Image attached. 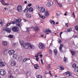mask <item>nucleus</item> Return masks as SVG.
<instances>
[{
	"label": "nucleus",
	"instance_id": "obj_39",
	"mask_svg": "<svg viewBox=\"0 0 78 78\" xmlns=\"http://www.w3.org/2000/svg\"><path fill=\"white\" fill-rule=\"evenodd\" d=\"M64 61L65 62H67L68 61L67 60V58H64Z\"/></svg>",
	"mask_w": 78,
	"mask_h": 78
},
{
	"label": "nucleus",
	"instance_id": "obj_9",
	"mask_svg": "<svg viewBox=\"0 0 78 78\" xmlns=\"http://www.w3.org/2000/svg\"><path fill=\"white\" fill-rule=\"evenodd\" d=\"M15 54V51L13 50H10L9 51V54L10 55H12Z\"/></svg>",
	"mask_w": 78,
	"mask_h": 78
},
{
	"label": "nucleus",
	"instance_id": "obj_15",
	"mask_svg": "<svg viewBox=\"0 0 78 78\" xmlns=\"http://www.w3.org/2000/svg\"><path fill=\"white\" fill-rule=\"evenodd\" d=\"M30 48H29V49H34V48H35V46H34V45H32L31 44H30Z\"/></svg>",
	"mask_w": 78,
	"mask_h": 78
},
{
	"label": "nucleus",
	"instance_id": "obj_19",
	"mask_svg": "<svg viewBox=\"0 0 78 78\" xmlns=\"http://www.w3.org/2000/svg\"><path fill=\"white\" fill-rule=\"evenodd\" d=\"M69 51H70L71 53H72V55H75V54H76L75 51H73L69 50Z\"/></svg>",
	"mask_w": 78,
	"mask_h": 78
},
{
	"label": "nucleus",
	"instance_id": "obj_38",
	"mask_svg": "<svg viewBox=\"0 0 78 78\" xmlns=\"http://www.w3.org/2000/svg\"><path fill=\"white\" fill-rule=\"evenodd\" d=\"M75 71H76V72H78V66L75 68Z\"/></svg>",
	"mask_w": 78,
	"mask_h": 78
},
{
	"label": "nucleus",
	"instance_id": "obj_59",
	"mask_svg": "<svg viewBox=\"0 0 78 78\" xmlns=\"http://www.w3.org/2000/svg\"><path fill=\"white\" fill-rule=\"evenodd\" d=\"M65 25L67 26V27H69V26H68V23H67Z\"/></svg>",
	"mask_w": 78,
	"mask_h": 78
},
{
	"label": "nucleus",
	"instance_id": "obj_27",
	"mask_svg": "<svg viewBox=\"0 0 78 78\" xmlns=\"http://www.w3.org/2000/svg\"><path fill=\"white\" fill-rule=\"evenodd\" d=\"M29 11L30 12H33V8L30 7L29 8Z\"/></svg>",
	"mask_w": 78,
	"mask_h": 78
},
{
	"label": "nucleus",
	"instance_id": "obj_1",
	"mask_svg": "<svg viewBox=\"0 0 78 78\" xmlns=\"http://www.w3.org/2000/svg\"><path fill=\"white\" fill-rule=\"evenodd\" d=\"M30 44L28 43H24L23 44L24 48L25 49H29L30 48Z\"/></svg>",
	"mask_w": 78,
	"mask_h": 78
},
{
	"label": "nucleus",
	"instance_id": "obj_26",
	"mask_svg": "<svg viewBox=\"0 0 78 78\" xmlns=\"http://www.w3.org/2000/svg\"><path fill=\"white\" fill-rule=\"evenodd\" d=\"M26 75H27V76H30V75H31V72L30 71H28L26 73Z\"/></svg>",
	"mask_w": 78,
	"mask_h": 78
},
{
	"label": "nucleus",
	"instance_id": "obj_43",
	"mask_svg": "<svg viewBox=\"0 0 78 78\" xmlns=\"http://www.w3.org/2000/svg\"><path fill=\"white\" fill-rule=\"evenodd\" d=\"M0 24L1 25H3V22H2V20H0Z\"/></svg>",
	"mask_w": 78,
	"mask_h": 78
},
{
	"label": "nucleus",
	"instance_id": "obj_50",
	"mask_svg": "<svg viewBox=\"0 0 78 78\" xmlns=\"http://www.w3.org/2000/svg\"><path fill=\"white\" fill-rule=\"evenodd\" d=\"M58 5L60 7H62V5H61V4L59 3L58 4Z\"/></svg>",
	"mask_w": 78,
	"mask_h": 78
},
{
	"label": "nucleus",
	"instance_id": "obj_33",
	"mask_svg": "<svg viewBox=\"0 0 78 78\" xmlns=\"http://www.w3.org/2000/svg\"><path fill=\"white\" fill-rule=\"evenodd\" d=\"M37 78H42V77L41 75H38L37 76Z\"/></svg>",
	"mask_w": 78,
	"mask_h": 78
},
{
	"label": "nucleus",
	"instance_id": "obj_18",
	"mask_svg": "<svg viewBox=\"0 0 78 78\" xmlns=\"http://www.w3.org/2000/svg\"><path fill=\"white\" fill-rule=\"evenodd\" d=\"M8 44V43L6 41H4L2 42V45L3 46H6Z\"/></svg>",
	"mask_w": 78,
	"mask_h": 78
},
{
	"label": "nucleus",
	"instance_id": "obj_8",
	"mask_svg": "<svg viewBox=\"0 0 78 78\" xmlns=\"http://www.w3.org/2000/svg\"><path fill=\"white\" fill-rule=\"evenodd\" d=\"M39 11L41 12H44L45 11V10L44 7H40L39 9Z\"/></svg>",
	"mask_w": 78,
	"mask_h": 78
},
{
	"label": "nucleus",
	"instance_id": "obj_49",
	"mask_svg": "<svg viewBox=\"0 0 78 78\" xmlns=\"http://www.w3.org/2000/svg\"><path fill=\"white\" fill-rule=\"evenodd\" d=\"M1 3H5V1L4 0H1Z\"/></svg>",
	"mask_w": 78,
	"mask_h": 78
},
{
	"label": "nucleus",
	"instance_id": "obj_62",
	"mask_svg": "<svg viewBox=\"0 0 78 78\" xmlns=\"http://www.w3.org/2000/svg\"><path fill=\"white\" fill-rule=\"evenodd\" d=\"M56 15L57 16H59V14L57 13L56 14Z\"/></svg>",
	"mask_w": 78,
	"mask_h": 78
},
{
	"label": "nucleus",
	"instance_id": "obj_48",
	"mask_svg": "<svg viewBox=\"0 0 78 78\" xmlns=\"http://www.w3.org/2000/svg\"><path fill=\"white\" fill-rule=\"evenodd\" d=\"M45 18V16H42V17H41V19H44Z\"/></svg>",
	"mask_w": 78,
	"mask_h": 78
},
{
	"label": "nucleus",
	"instance_id": "obj_57",
	"mask_svg": "<svg viewBox=\"0 0 78 78\" xmlns=\"http://www.w3.org/2000/svg\"><path fill=\"white\" fill-rule=\"evenodd\" d=\"M38 56H39V55L38 54H37L35 56V58H38Z\"/></svg>",
	"mask_w": 78,
	"mask_h": 78
},
{
	"label": "nucleus",
	"instance_id": "obj_28",
	"mask_svg": "<svg viewBox=\"0 0 78 78\" xmlns=\"http://www.w3.org/2000/svg\"><path fill=\"white\" fill-rule=\"evenodd\" d=\"M24 41L22 40H21L20 41V43L21 45H23V44L24 43Z\"/></svg>",
	"mask_w": 78,
	"mask_h": 78
},
{
	"label": "nucleus",
	"instance_id": "obj_25",
	"mask_svg": "<svg viewBox=\"0 0 78 78\" xmlns=\"http://www.w3.org/2000/svg\"><path fill=\"white\" fill-rule=\"evenodd\" d=\"M65 75H66L67 77H69V71H67L64 73Z\"/></svg>",
	"mask_w": 78,
	"mask_h": 78
},
{
	"label": "nucleus",
	"instance_id": "obj_54",
	"mask_svg": "<svg viewBox=\"0 0 78 78\" xmlns=\"http://www.w3.org/2000/svg\"><path fill=\"white\" fill-rule=\"evenodd\" d=\"M49 73L50 74L51 76H52V74H51V71H49Z\"/></svg>",
	"mask_w": 78,
	"mask_h": 78
},
{
	"label": "nucleus",
	"instance_id": "obj_10",
	"mask_svg": "<svg viewBox=\"0 0 78 78\" xmlns=\"http://www.w3.org/2000/svg\"><path fill=\"white\" fill-rule=\"evenodd\" d=\"M6 65V63L3 62H0V66L3 67Z\"/></svg>",
	"mask_w": 78,
	"mask_h": 78
},
{
	"label": "nucleus",
	"instance_id": "obj_36",
	"mask_svg": "<svg viewBox=\"0 0 78 78\" xmlns=\"http://www.w3.org/2000/svg\"><path fill=\"white\" fill-rule=\"evenodd\" d=\"M75 29L77 31H78V26H75Z\"/></svg>",
	"mask_w": 78,
	"mask_h": 78
},
{
	"label": "nucleus",
	"instance_id": "obj_3",
	"mask_svg": "<svg viewBox=\"0 0 78 78\" xmlns=\"http://www.w3.org/2000/svg\"><path fill=\"white\" fill-rule=\"evenodd\" d=\"M38 45L40 49H41L42 50L44 49L45 47L44 46V45L43 43H40L38 44Z\"/></svg>",
	"mask_w": 78,
	"mask_h": 78
},
{
	"label": "nucleus",
	"instance_id": "obj_11",
	"mask_svg": "<svg viewBox=\"0 0 78 78\" xmlns=\"http://www.w3.org/2000/svg\"><path fill=\"white\" fill-rule=\"evenodd\" d=\"M52 5H53V2L51 1L48 2L46 4L47 6L48 7L51 6Z\"/></svg>",
	"mask_w": 78,
	"mask_h": 78
},
{
	"label": "nucleus",
	"instance_id": "obj_47",
	"mask_svg": "<svg viewBox=\"0 0 78 78\" xmlns=\"http://www.w3.org/2000/svg\"><path fill=\"white\" fill-rule=\"evenodd\" d=\"M11 25V24H10V23H8L6 25V26H7V27H8V26H9V25Z\"/></svg>",
	"mask_w": 78,
	"mask_h": 78
},
{
	"label": "nucleus",
	"instance_id": "obj_20",
	"mask_svg": "<svg viewBox=\"0 0 78 78\" xmlns=\"http://www.w3.org/2000/svg\"><path fill=\"white\" fill-rule=\"evenodd\" d=\"M8 53V51L7 49L5 50L4 52V55H7Z\"/></svg>",
	"mask_w": 78,
	"mask_h": 78
},
{
	"label": "nucleus",
	"instance_id": "obj_46",
	"mask_svg": "<svg viewBox=\"0 0 78 78\" xmlns=\"http://www.w3.org/2000/svg\"><path fill=\"white\" fill-rule=\"evenodd\" d=\"M66 33L68 34V32H69V29H67V30H66Z\"/></svg>",
	"mask_w": 78,
	"mask_h": 78
},
{
	"label": "nucleus",
	"instance_id": "obj_34",
	"mask_svg": "<svg viewBox=\"0 0 78 78\" xmlns=\"http://www.w3.org/2000/svg\"><path fill=\"white\" fill-rule=\"evenodd\" d=\"M76 64L74 63L73 65V68L75 69V68H76Z\"/></svg>",
	"mask_w": 78,
	"mask_h": 78
},
{
	"label": "nucleus",
	"instance_id": "obj_37",
	"mask_svg": "<svg viewBox=\"0 0 78 78\" xmlns=\"http://www.w3.org/2000/svg\"><path fill=\"white\" fill-rule=\"evenodd\" d=\"M54 53H55V55H56V54L57 53L58 51H57V50L56 49H55L54 50Z\"/></svg>",
	"mask_w": 78,
	"mask_h": 78
},
{
	"label": "nucleus",
	"instance_id": "obj_24",
	"mask_svg": "<svg viewBox=\"0 0 78 78\" xmlns=\"http://www.w3.org/2000/svg\"><path fill=\"white\" fill-rule=\"evenodd\" d=\"M34 67H35V69H38L39 68V66L37 64H35L34 65Z\"/></svg>",
	"mask_w": 78,
	"mask_h": 78
},
{
	"label": "nucleus",
	"instance_id": "obj_31",
	"mask_svg": "<svg viewBox=\"0 0 78 78\" xmlns=\"http://www.w3.org/2000/svg\"><path fill=\"white\" fill-rule=\"evenodd\" d=\"M60 68L61 70H63L64 69V68L63 67V66H60Z\"/></svg>",
	"mask_w": 78,
	"mask_h": 78
},
{
	"label": "nucleus",
	"instance_id": "obj_6",
	"mask_svg": "<svg viewBox=\"0 0 78 78\" xmlns=\"http://www.w3.org/2000/svg\"><path fill=\"white\" fill-rule=\"evenodd\" d=\"M17 9L19 12H22V6L19 5L17 7Z\"/></svg>",
	"mask_w": 78,
	"mask_h": 78
},
{
	"label": "nucleus",
	"instance_id": "obj_52",
	"mask_svg": "<svg viewBox=\"0 0 78 78\" xmlns=\"http://www.w3.org/2000/svg\"><path fill=\"white\" fill-rule=\"evenodd\" d=\"M41 64H44V62H43V60H42V59H41Z\"/></svg>",
	"mask_w": 78,
	"mask_h": 78
},
{
	"label": "nucleus",
	"instance_id": "obj_35",
	"mask_svg": "<svg viewBox=\"0 0 78 78\" xmlns=\"http://www.w3.org/2000/svg\"><path fill=\"white\" fill-rule=\"evenodd\" d=\"M10 23V24H16V23H15V22L14 20V21H11Z\"/></svg>",
	"mask_w": 78,
	"mask_h": 78
},
{
	"label": "nucleus",
	"instance_id": "obj_64",
	"mask_svg": "<svg viewBox=\"0 0 78 78\" xmlns=\"http://www.w3.org/2000/svg\"><path fill=\"white\" fill-rule=\"evenodd\" d=\"M41 37H44V35H41Z\"/></svg>",
	"mask_w": 78,
	"mask_h": 78
},
{
	"label": "nucleus",
	"instance_id": "obj_60",
	"mask_svg": "<svg viewBox=\"0 0 78 78\" xmlns=\"http://www.w3.org/2000/svg\"><path fill=\"white\" fill-rule=\"evenodd\" d=\"M61 34H61V33H59V36H60V37H61Z\"/></svg>",
	"mask_w": 78,
	"mask_h": 78
},
{
	"label": "nucleus",
	"instance_id": "obj_56",
	"mask_svg": "<svg viewBox=\"0 0 78 78\" xmlns=\"http://www.w3.org/2000/svg\"><path fill=\"white\" fill-rule=\"evenodd\" d=\"M25 61H27V58H25L23 60V62H25Z\"/></svg>",
	"mask_w": 78,
	"mask_h": 78
},
{
	"label": "nucleus",
	"instance_id": "obj_12",
	"mask_svg": "<svg viewBox=\"0 0 78 78\" xmlns=\"http://www.w3.org/2000/svg\"><path fill=\"white\" fill-rule=\"evenodd\" d=\"M11 66L13 67L15 66L16 65V62L15 61H12L11 62Z\"/></svg>",
	"mask_w": 78,
	"mask_h": 78
},
{
	"label": "nucleus",
	"instance_id": "obj_23",
	"mask_svg": "<svg viewBox=\"0 0 78 78\" xmlns=\"http://www.w3.org/2000/svg\"><path fill=\"white\" fill-rule=\"evenodd\" d=\"M17 54H15L13 55V58L14 59H16V58H17Z\"/></svg>",
	"mask_w": 78,
	"mask_h": 78
},
{
	"label": "nucleus",
	"instance_id": "obj_55",
	"mask_svg": "<svg viewBox=\"0 0 78 78\" xmlns=\"http://www.w3.org/2000/svg\"><path fill=\"white\" fill-rule=\"evenodd\" d=\"M32 5L31 4H28V6H31Z\"/></svg>",
	"mask_w": 78,
	"mask_h": 78
},
{
	"label": "nucleus",
	"instance_id": "obj_17",
	"mask_svg": "<svg viewBox=\"0 0 78 78\" xmlns=\"http://www.w3.org/2000/svg\"><path fill=\"white\" fill-rule=\"evenodd\" d=\"M26 16L27 17V18H29V19H30L31 17V14L30 13H27L26 15Z\"/></svg>",
	"mask_w": 78,
	"mask_h": 78
},
{
	"label": "nucleus",
	"instance_id": "obj_13",
	"mask_svg": "<svg viewBox=\"0 0 78 78\" xmlns=\"http://www.w3.org/2000/svg\"><path fill=\"white\" fill-rule=\"evenodd\" d=\"M62 47H63V44H61L60 45L59 48V49L61 51V53H63V52H64V51H62Z\"/></svg>",
	"mask_w": 78,
	"mask_h": 78
},
{
	"label": "nucleus",
	"instance_id": "obj_21",
	"mask_svg": "<svg viewBox=\"0 0 78 78\" xmlns=\"http://www.w3.org/2000/svg\"><path fill=\"white\" fill-rule=\"evenodd\" d=\"M44 14L46 16H49V13H48V11H46L45 12H44Z\"/></svg>",
	"mask_w": 78,
	"mask_h": 78
},
{
	"label": "nucleus",
	"instance_id": "obj_4",
	"mask_svg": "<svg viewBox=\"0 0 78 78\" xmlns=\"http://www.w3.org/2000/svg\"><path fill=\"white\" fill-rule=\"evenodd\" d=\"M6 74V72L3 69H0V75H5Z\"/></svg>",
	"mask_w": 78,
	"mask_h": 78
},
{
	"label": "nucleus",
	"instance_id": "obj_32",
	"mask_svg": "<svg viewBox=\"0 0 78 78\" xmlns=\"http://www.w3.org/2000/svg\"><path fill=\"white\" fill-rule=\"evenodd\" d=\"M72 73H71V72H69V77H70V76H72Z\"/></svg>",
	"mask_w": 78,
	"mask_h": 78
},
{
	"label": "nucleus",
	"instance_id": "obj_14",
	"mask_svg": "<svg viewBox=\"0 0 78 78\" xmlns=\"http://www.w3.org/2000/svg\"><path fill=\"white\" fill-rule=\"evenodd\" d=\"M5 31L7 32V33H11V29L9 28H7L5 29Z\"/></svg>",
	"mask_w": 78,
	"mask_h": 78
},
{
	"label": "nucleus",
	"instance_id": "obj_51",
	"mask_svg": "<svg viewBox=\"0 0 78 78\" xmlns=\"http://www.w3.org/2000/svg\"><path fill=\"white\" fill-rule=\"evenodd\" d=\"M49 51L51 54V53H52V51H51V49H50Z\"/></svg>",
	"mask_w": 78,
	"mask_h": 78
},
{
	"label": "nucleus",
	"instance_id": "obj_30",
	"mask_svg": "<svg viewBox=\"0 0 78 78\" xmlns=\"http://www.w3.org/2000/svg\"><path fill=\"white\" fill-rule=\"evenodd\" d=\"M8 37L9 38H13L14 36L12 35H9L8 36Z\"/></svg>",
	"mask_w": 78,
	"mask_h": 78
},
{
	"label": "nucleus",
	"instance_id": "obj_53",
	"mask_svg": "<svg viewBox=\"0 0 78 78\" xmlns=\"http://www.w3.org/2000/svg\"><path fill=\"white\" fill-rule=\"evenodd\" d=\"M38 59H39V57H36V60L37 61H39Z\"/></svg>",
	"mask_w": 78,
	"mask_h": 78
},
{
	"label": "nucleus",
	"instance_id": "obj_2",
	"mask_svg": "<svg viewBox=\"0 0 78 78\" xmlns=\"http://www.w3.org/2000/svg\"><path fill=\"white\" fill-rule=\"evenodd\" d=\"M15 23H16V26L18 28H20V19H18L17 20H14Z\"/></svg>",
	"mask_w": 78,
	"mask_h": 78
},
{
	"label": "nucleus",
	"instance_id": "obj_22",
	"mask_svg": "<svg viewBox=\"0 0 78 78\" xmlns=\"http://www.w3.org/2000/svg\"><path fill=\"white\" fill-rule=\"evenodd\" d=\"M29 10V9H28V8L26 7V8L24 10V12H27Z\"/></svg>",
	"mask_w": 78,
	"mask_h": 78
},
{
	"label": "nucleus",
	"instance_id": "obj_5",
	"mask_svg": "<svg viewBox=\"0 0 78 78\" xmlns=\"http://www.w3.org/2000/svg\"><path fill=\"white\" fill-rule=\"evenodd\" d=\"M18 28L19 27H13L12 28V31H14V32H17V31H19V28Z\"/></svg>",
	"mask_w": 78,
	"mask_h": 78
},
{
	"label": "nucleus",
	"instance_id": "obj_45",
	"mask_svg": "<svg viewBox=\"0 0 78 78\" xmlns=\"http://www.w3.org/2000/svg\"><path fill=\"white\" fill-rule=\"evenodd\" d=\"M72 28H69V32H70V31H72Z\"/></svg>",
	"mask_w": 78,
	"mask_h": 78
},
{
	"label": "nucleus",
	"instance_id": "obj_29",
	"mask_svg": "<svg viewBox=\"0 0 78 78\" xmlns=\"http://www.w3.org/2000/svg\"><path fill=\"white\" fill-rule=\"evenodd\" d=\"M18 59L19 61H22V56H20L18 57Z\"/></svg>",
	"mask_w": 78,
	"mask_h": 78
},
{
	"label": "nucleus",
	"instance_id": "obj_44",
	"mask_svg": "<svg viewBox=\"0 0 78 78\" xmlns=\"http://www.w3.org/2000/svg\"><path fill=\"white\" fill-rule=\"evenodd\" d=\"M38 15L40 17H41V18H42V16H43L41 15H40V14H39V13L38 14Z\"/></svg>",
	"mask_w": 78,
	"mask_h": 78
},
{
	"label": "nucleus",
	"instance_id": "obj_7",
	"mask_svg": "<svg viewBox=\"0 0 78 78\" xmlns=\"http://www.w3.org/2000/svg\"><path fill=\"white\" fill-rule=\"evenodd\" d=\"M44 32L47 34H49L48 33H51V30H50L49 29H46L45 31H44Z\"/></svg>",
	"mask_w": 78,
	"mask_h": 78
},
{
	"label": "nucleus",
	"instance_id": "obj_42",
	"mask_svg": "<svg viewBox=\"0 0 78 78\" xmlns=\"http://www.w3.org/2000/svg\"><path fill=\"white\" fill-rule=\"evenodd\" d=\"M29 29L30 28H28L27 29L26 31H27V33H28V32H29Z\"/></svg>",
	"mask_w": 78,
	"mask_h": 78
},
{
	"label": "nucleus",
	"instance_id": "obj_16",
	"mask_svg": "<svg viewBox=\"0 0 78 78\" xmlns=\"http://www.w3.org/2000/svg\"><path fill=\"white\" fill-rule=\"evenodd\" d=\"M34 30L35 31H38L39 30V28L37 26H36L35 27Z\"/></svg>",
	"mask_w": 78,
	"mask_h": 78
},
{
	"label": "nucleus",
	"instance_id": "obj_63",
	"mask_svg": "<svg viewBox=\"0 0 78 78\" xmlns=\"http://www.w3.org/2000/svg\"><path fill=\"white\" fill-rule=\"evenodd\" d=\"M75 37H77V35H75L74 36V38H75Z\"/></svg>",
	"mask_w": 78,
	"mask_h": 78
},
{
	"label": "nucleus",
	"instance_id": "obj_41",
	"mask_svg": "<svg viewBox=\"0 0 78 78\" xmlns=\"http://www.w3.org/2000/svg\"><path fill=\"white\" fill-rule=\"evenodd\" d=\"M53 21H54L52 20H50V22L51 23V24H52V23L53 22Z\"/></svg>",
	"mask_w": 78,
	"mask_h": 78
},
{
	"label": "nucleus",
	"instance_id": "obj_61",
	"mask_svg": "<svg viewBox=\"0 0 78 78\" xmlns=\"http://www.w3.org/2000/svg\"><path fill=\"white\" fill-rule=\"evenodd\" d=\"M31 29H33L34 28V27L32 26V27H31Z\"/></svg>",
	"mask_w": 78,
	"mask_h": 78
},
{
	"label": "nucleus",
	"instance_id": "obj_58",
	"mask_svg": "<svg viewBox=\"0 0 78 78\" xmlns=\"http://www.w3.org/2000/svg\"><path fill=\"white\" fill-rule=\"evenodd\" d=\"M74 12H73V16L74 17H75V15H74Z\"/></svg>",
	"mask_w": 78,
	"mask_h": 78
},
{
	"label": "nucleus",
	"instance_id": "obj_40",
	"mask_svg": "<svg viewBox=\"0 0 78 78\" xmlns=\"http://www.w3.org/2000/svg\"><path fill=\"white\" fill-rule=\"evenodd\" d=\"M47 68L48 69H50V64H49L47 66Z\"/></svg>",
	"mask_w": 78,
	"mask_h": 78
}]
</instances>
